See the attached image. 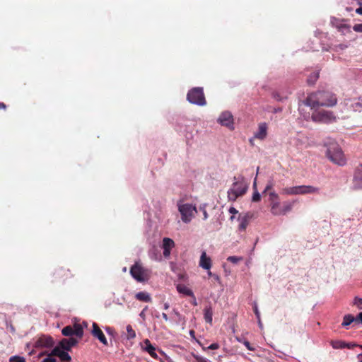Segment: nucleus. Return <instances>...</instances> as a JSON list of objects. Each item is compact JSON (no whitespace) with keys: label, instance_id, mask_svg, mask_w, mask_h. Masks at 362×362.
<instances>
[{"label":"nucleus","instance_id":"nucleus-1","mask_svg":"<svg viewBox=\"0 0 362 362\" xmlns=\"http://www.w3.org/2000/svg\"><path fill=\"white\" fill-rule=\"evenodd\" d=\"M325 153L329 160L334 164L344 166L346 163V158L340 145L332 138H327L323 142Z\"/></svg>","mask_w":362,"mask_h":362},{"label":"nucleus","instance_id":"nucleus-2","mask_svg":"<svg viewBox=\"0 0 362 362\" xmlns=\"http://www.w3.org/2000/svg\"><path fill=\"white\" fill-rule=\"evenodd\" d=\"M336 96L328 91H320L310 94L305 103L311 109H317L320 107H332L337 104Z\"/></svg>","mask_w":362,"mask_h":362},{"label":"nucleus","instance_id":"nucleus-3","mask_svg":"<svg viewBox=\"0 0 362 362\" xmlns=\"http://www.w3.org/2000/svg\"><path fill=\"white\" fill-rule=\"evenodd\" d=\"M248 189V184L243 176L234 177L233 182L228 191V199L235 202L238 197L243 196Z\"/></svg>","mask_w":362,"mask_h":362},{"label":"nucleus","instance_id":"nucleus-4","mask_svg":"<svg viewBox=\"0 0 362 362\" xmlns=\"http://www.w3.org/2000/svg\"><path fill=\"white\" fill-rule=\"evenodd\" d=\"M177 206L181 220L185 223H190L197 213L196 205L192 203L180 200L177 203Z\"/></svg>","mask_w":362,"mask_h":362},{"label":"nucleus","instance_id":"nucleus-5","mask_svg":"<svg viewBox=\"0 0 362 362\" xmlns=\"http://www.w3.org/2000/svg\"><path fill=\"white\" fill-rule=\"evenodd\" d=\"M281 193L284 195L317 194L320 193V188L313 185L292 186L284 188Z\"/></svg>","mask_w":362,"mask_h":362},{"label":"nucleus","instance_id":"nucleus-6","mask_svg":"<svg viewBox=\"0 0 362 362\" xmlns=\"http://www.w3.org/2000/svg\"><path fill=\"white\" fill-rule=\"evenodd\" d=\"M130 273L134 279L140 282L148 280L150 276L149 271L137 262L132 267Z\"/></svg>","mask_w":362,"mask_h":362},{"label":"nucleus","instance_id":"nucleus-7","mask_svg":"<svg viewBox=\"0 0 362 362\" xmlns=\"http://www.w3.org/2000/svg\"><path fill=\"white\" fill-rule=\"evenodd\" d=\"M187 100L189 103L195 105H206V100L203 93V89L202 88H194L189 91L187 94Z\"/></svg>","mask_w":362,"mask_h":362},{"label":"nucleus","instance_id":"nucleus-8","mask_svg":"<svg viewBox=\"0 0 362 362\" xmlns=\"http://www.w3.org/2000/svg\"><path fill=\"white\" fill-rule=\"evenodd\" d=\"M271 206V213L274 216H281L285 215L286 213L290 211L293 207L292 202H285L283 204H281L280 202L278 201L275 203H273L270 205Z\"/></svg>","mask_w":362,"mask_h":362},{"label":"nucleus","instance_id":"nucleus-9","mask_svg":"<svg viewBox=\"0 0 362 362\" xmlns=\"http://www.w3.org/2000/svg\"><path fill=\"white\" fill-rule=\"evenodd\" d=\"M83 325L79 323H74L72 326L68 325L64 327L62 330V333L64 336H72L75 335L78 338H82L83 335Z\"/></svg>","mask_w":362,"mask_h":362},{"label":"nucleus","instance_id":"nucleus-10","mask_svg":"<svg viewBox=\"0 0 362 362\" xmlns=\"http://www.w3.org/2000/svg\"><path fill=\"white\" fill-rule=\"evenodd\" d=\"M217 122L221 126L226 127L230 130H234L235 129L234 117L229 111L221 112L217 119Z\"/></svg>","mask_w":362,"mask_h":362},{"label":"nucleus","instance_id":"nucleus-11","mask_svg":"<svg viewBox=\"0 0 362 362\" xmlns=\"http://www.w3.org/2000/svg\"><path fill=\"white\" fill-rule=\"evenodd\" d=\"M335 119L333 113L329 111H320L312 115V119L317 122L329 123L334 121Z\"/></svg>","mask_w":362,"mask_h":362},{"label":"nucleus","instance_id":"nucleus-12","mask_svg":"<svg viewBox=\"0 0 362 362\" xmlns=\"http://www.w3.org/2000/svg\"><path fill=\"white\" fill-rule=\"evenodd\" d=\"M50 355L57 356L62 361H67L69 362L71 360V356L65 349H64V348L61 346L59 343L52 349V351L50 352Z\"/></svg>","mask_w":362,"mask_h":362},{"label":"nucleus","instance_id":"nucleus-13","mask_svg":"<svg viewBox=\"0 0 362 362\" xmlns=\"http://www.w3.org/2000/svg\"><path fill=\"white\" fill-rule=\"evenodd\" d=\"M353 187L355 189H362V164H360L355 170Z\"/></svg>","mask_w":362,"mask_h":362},{"label":"nucleus","instance_id":"nucleus-14","mask_svg":"<svg viewBox=\"0 0 362 362\" xmlns=\"http://www.w3.org/2000/svg\"><path fill=\"white\" fill-rule=\"evenodd\" d=\"M92 330L91 333L92 334L97 338L103 344L107 345V340L104 335L103 331L100 329V328L97 325L96 323H93L92 325Z\"/></svg>","mask_w":362,"mask_h":362},{"label":"nucleus","instance_id":"nucleus-15","mask_svg":"<svg viewBox=\"0 0 362 362\" xmlns=\"http://www.w3.org/2000/svg\"><path fill=\"white\" fill-rule=\"evenodd\" d=\"M54 344L53 339L49 336H42L39 338L35 344V346L38 347H51Z\"/></svg>","mask_w":362,"mask_h":362},{"label":"nucleus","instance_id":"nucleus-16","mask_svg":"<svg viewBox=\"0 0 362 362\" xmlns=\"http://www.w3.org/2000/svg\"><path fill=\"white\" fill-rule=\"evenodd\" d=\"M268 127L267 123L262 122L258 125L257 130L254 134V138L259 140H264L267 136Z\"/></svg>","mask_w":362,"mask_h":362},{"label":"nucleus","instance_id":"nucleus-17","mask_svg":"<svg viewBox=\"0 0 362 362\" xmlns=\"http://www.w3.org/2000/svg\"><path fill=\"white\" fill-rule=\"evenodd\" d=\"M175 243L174 241L169 238H164L163 240V255L165 257H168L170 255L171 250L174 247Z\"/></svg>","mask_w":362,"mask_h":362},{"label":"nucleus","instance_id":"nucleus-18","mask_svg":"<svg viewBox=\"0 0 362 362\" xmlns=\"http://www.w3.org/2000/svg\"><path fill=\"white\" fill-rule=\"evenodd\" d=\"M141 346L142 350L148 353L151 357L157 358L158 355L156 352V348L151 344V343L148 339H146L144 341V343L141 344Z\"/></svg>","mask_w":362,"mask_h":362},{"label":"nucleus","instance_id":"nucleus-19","mask_svg":"<svg viewBox=\"0 0 362 362\" xmlns=\"http://www.w3.org/2000/svg\"><path fill=\"white\" fill-rule=\"evenodd\" d=\"M59 344H61V346L68 352L73 346L78 344V340L74 337H70L68 339H63L59 341Z\"/></svg>","mask_w":362,"mask_h":362},{"label":"nucleus","instance_id":"nucleus-20","mask_svg":"<svg viewBox=\"0 0 362 362\" xmlns=\"http://www.w3.org/2000/svg\"><path fill=\"white\" fill-rule=\"evenodd\" d=\"M199 266L206 270H210L211 267V259L209 257L207 256L205 251L202 252L199 260Z\"/></svg>","mask_w":362,"mask_h":362},{"label":"nucleus","instance_id":"nucleus-21","mask_svg":"<svg viewBox=\"0 0 362 362\" xmlns=\"http://www.w3.org/2000/svg\"><path fill=\"white\" fill-rule=\"evenodd\" d=\"M238 221H239L238 229L241 231L245 230L249 223L248 216L247 214L239 215Z\"/></svg>","mask_w":362,"mask_h":362},{"label":"nucleus","instance_id":"nucleus-22","mask_svg":"<svg viewBox=\"0 0 362 362\" xmlns=\"http://www.w3.org/2000/svg\"><path fill=\"white\" fill-rule=\"evenodd\" d=\"M135 298L142 302L150 303L152 300L150 293L146 291H141L136 293Z\"/></svg>","mask_w":362,"mask_h":362},{"label":"nucleus","instance_id":"nucleus-23","mask_svg":"<svg viewBox=\"0 0 362 362\" xmlns=\"http://www.w3.org/2000/svg\"><path fill=\"white\" fill-rule=\"evenodd\" d=\"M176 288L178 293L183 294L184 296H193V291L184 284L177 285Z\"/></svg>","mask_w":362,"mask_h":362},{"label":"nucleus","instance_id":"nucleus-24","mask_svg":"<svg viewBox=\"0 0 362 362\" xmlns=\"http://www.w3.org/2000/svg\"><path fill=\"white\" fill-rule=\"evenodd\" d=\"M213 310L211 306L206 307L204 310V317L206 322L212 323Z\"/></svg>","mask_w":362,"mask_h":362},{"label":"nucleus","instance_id":"nucleus-25","mask_svg":"<svg viewBox=\"0 0 362 362\" xmlns=\"http://www.w3.org/2000/svg\"><path fill=\"white\" fill-rule=\"evenodd\" d=\"M356 318H355L352 315L348 314L345 315L343 318V322L341 323V326L346 327L349 326L351 323L356 321Z\"/></svg>","mask_w":362,"mask_h":362},{"label":"nucleus","instance_id":"nucleus-26","mask_svg":"<svg viewBox=\"0 0 362 362\" xmlns=\"http://www.w3.org/2000/svg\"><path fill=\"white\" fill-rule=\"evenodd\" d=\"M127 330V339L130 340L133 339L136 337V332L133 329L132 327L130 325H127L126 327Z\"/></svg>","mask_w":362,"mask_h":362},{"label":"nucleus","instance_id":"nucleus-27","mask_svg":"<svg viewBox=\"0 0 362 362\" xmlns=\"http://www.w3.org/2000/svg\"><path fill=\"white\" fill-rule=\"evenodd\" d=\"M173 313H174V315L176 316L177 317V320H176V324H179V323H181L182 325L183 326V327H185V323H186V320H185V318L184 317H182L180 313L178 311H177L176 310H173Z\"/></svg>","mask_w":362,"mask_h":362},{"label":"nucleus","instance_id":"nucleus-28","mask_svg":"<svg viewBox=\"0 0 362 362\" xmlns=\"http://www.w3.org/2000/svg\"><path fill=\"white\" fill-rule=\"evenodd\" d=\"M269 201L270 203V205L273 203H275L278 201H279V195L274 192L272 191L269 193Z\"/></svg>","mask_w":362,"mask_h":362},{"label":"nucleus","instance_id":"nucleus-29","mask_svg":"<svg viewBox=\"0 0 362 362\" xmlns=\"http://www.w3.org/2000/svg\"><path fill=\"white\" fill-rule=\"evenodd\" d=\"M331 345L334 349H341L346 346L345 343L341 341H333Z\"/></svg>","mask_w":362,"mask_h":362},{"label":"nucleus","instance_id":"nucleus-30","mask_svg":"<svg viewBox=\"0 0 362 362\" xmlns=\"http://www.w3.org/2000/svg\"><path fill=\"white\" fill-rule=\"evenodd\" d=\"M47 355V358H45L42 362H57V359L54 358V355H50V353H42L40 356Z\"/></svg>","mask_w":362,"mask_h":362},{"label":"nucleus","instance_id":"nucleus-31","mask_svg":"<svg viewBox=\"0 0 362 362\" xmlns=\"http://www.w3.org/2000/svg\"><path fill=\"white\" fill-rule=\"evenodd\" d=\"M10 362H25V358L23 356H13L9 358Z\"/></svg>","mask_w":362,"mask_h":362},{"label":"nucleus","instance_id":"nucleus-32","mask_svg":"<svg viewBox=\"0 0 362 362\" xmlns=\"http://www.w3.org/2000/svg\"><path fill=\"white\" fill-rule=\"evenodd\" d=\"M227 260L233 263V264H237L240 261H242L243 260V257H237V256H230L227 258Z\"/></svg>","mask_w":362,"mask_h":362},{"label":"nucleus","instance_id":"nucleus-33","mask_svg":"<svg viewBox=\"0 0 362 362\" xmlns=\"http://www.w3.org/2000/svg\"><path fill=\"white\" fill-rule=\"evenodd\" d=\"M261 199V195L259 193L258 191L253 192L252 196V202H258Z\"/></svg>","mask_w":362,"mask_h":362},{"label":"nucleus","instance_id":"nucleus-34","mask_svg":"<svg viewBox=\"0 0 362 362\" xmlns=\"http://www.w3.org/2000/svg\"><path fill=\"white\" fill-rule=\"evenodd\" d=\"M354 304L360 310L362 309V298L359 297H355L354 300Z\"/></svg>","mask_w":362,"mask_h":362},{"label":"nucleus","instance_id":"nucleus-35","mask_svg":"<svg viewBox=\"0 0 362 362\" xmlns=\"http://www.w3.org/2000/svg\"><path fill=\"white\" fill-rule=\"evenodd\" d=\"M228 211L231 214L230 219L233 221L235 219V216L238 214V211L234 207H230Z\"/></svg>","mask_w":362,"mask_h":362},{"label":"nucleus","instance_id":"nucleus-36","mask_svg":"<svg viewBox=\"0 0 362 362\" xmlns=\"http://www.w3.org/2000/svg\"><path fill=\"white\" fill-rule=\"evenodd\" d=\"M353 30L355 32L362 33V23L354 25L353 27Z\"/></svg>","mask_w":362,"mask_h":362},{"label":"nucleus","instance_id":"nucleus-37","mask_svg":"<svg viewBox=\"0 0 362 362\" xmlns=\"http://www.w3.org/2000/svg\"><path fill=\"white\" fill-rule=\"evenodd\" d=\"M243 344L246 346V348L250 350V351H254L255 350V348L252 347L250 344L249 343V341H243Z\"/></svg>","mask_w":362,"mask_h":362},{"label":"nucleus","instance_id":"nucleus-38","mask_svg":"<svg viewBox=\"0 0 362 362\" xmlns=\"http://www.w3.org/2000/svg\"><path fill=\"white\" fill-rule=\"evenodd\" d=\"M147 308H148V307L146 306L139 314V316L142 318L143 320H146V311Z\"/></svg>","mask_w":362,"mask_h":362},{"label":"nucleus","instance_id":"nucleus-39","mask_svg":"<svg viewBox=\"0 0 362 362\" xmlns=\"http://www.w3.org/2000/svg\"><path fill=\"white\" fill-rule=\"evenodd\" d=\"M197 362H208L207 359L199 356H194Z\"/></svg>","mask_w":362,"mask_h":362},{"label":"nucleus","instance_id":"nucleus-40","mask_svg":"<svg viewBox=\"0 0 362 362\" xmlns=\"http://www.w3.org/2000/svg\"><path fill=\"white\" fill-rule=\"evenodd\" d=\"M254 311H255V315H256V316H257V320H259V317H260V313H259V311L258 308H257V305H255V307H254Z\"/></svg>","mask_w":362,"mask_h":362},{"label":"nucleus","instance_id":"nucleus-41","mask_svg":"<svg viewBox=\"0 0 362 362\" xmlns=\"http://www.w3.org/2000/svg\"><path fill=\"white\" fill-rule=\"evenodd\" d=\"M218 347H219V345H218V344H216V343H214V344H211L208 347V349L215 350V349H218Z\"/></svg>","mask_w":362,"mask_h":362},{"label":"nucleus","instance_id":"nucleus-42","mask_svg":"<svg viewBox=\"0 0 362 362\" xmlns=\"http://www.w3.org/2000/svg\"><path fill=\"white\" fill-rule=\"evenodd\" d=\"M200 209L202 210V211H203L204 219L206 220L209 217V215H208L206 209H204V207H201Z\"/></svg>","mask_w":362,"mask_h":362},{"label":"nucleus","instance_id":"nucleus-43","mask_svg":"<svg viewBox=\"0 0 362 362\" xmlns=\"http://www.w3.org/2000/svg\"><path fill=\"white\" fill-rule=\"evenodd\" d=\"M272 187H273L272 183V182L268 183L267 185V186L265 187L264 192H266L267 191H269V190L272 189Z\"/></svg>","mask_w":362,"mask_h":362},{"label":"nucleus","instance_id":"nucleus-44","mask_svg":"<svg viewBox=\"0 0 362 362\" xmlns=\"http://www.w3.org/2000/svg\"><path fill=\"white\" fill-rule=\"evenodd\" d=\"M359 102H357L355 103V107H361V103H362V96L358 98Z\"/></svg>","mask_w":362,"mask_h":362},{"label":"nucleus","instance_id":"nucleus-45","mask_svg":"<svg viewBox=\"0 0 362 362\" xmlns=\"http://www.w3.org/2000/svg\"><path fill=\"white\" fill-rule=\"evenodd\" d=\"M252 188H253L254 192L257 191V180H256V178H255V180H254L253 185H252Z\"/></svg>","mask_w":362,"mask_h":362},{"label":"nucleus","instance_id":"nucleus-46","mask_svg":"<svg viewBox=\"0 0 362 362\" xmlns=\"http://www.w3.org/2000/svg\"><path fill=\"white\" fill-rule=\"evenodd\" d=\"M192 298V303L194 305H197V299L194 296V295L193 294V296H191Z\"/></svg>","mask_w":362,"mask_h":362},{"label":"nucleus","instance_id":"nucleus-47","mask_svg":"<svg viewBox=\"0 0 362 362\" xmlns=\"http://www.w3.org/2000/svg\"><path fill=\"white\" fill-rule=\"evenodd\" d=\"M356 13L359 14V15H362V7L361 6H360L359 8H358L356 10Z\"/></svg>","mask_w":362,"mask_h":362},{"label":"nucleus","instance_id":"nucleus-48","mask_svg":"<svg viewBox=\"0 0 362 362\" xmlns=\"http://www.w3.org/2000/svg\"><path fill=\"white\" fill-rule=\"evenodd\" d=\"M356 320H360V322H361L362 324V313H360L358 317L356 318Z\"/></svg>","mask_w":362,"mask_h":362},{"label":"nucleus","instance_id":"nucleus-49","mask_svg":"<svg viewBox=\"0 0 362 362\" xmlns=\"http://www.w3.org/2000/svg\"><path fill=\"white\" fill-rule=\"evenodd\" d=\"M162 317L165 320V321H168V315L165 314V313H163L162 314Z\"/></svg>","mask_w":362,"mask_h":362},{"label":"nucleus","instance_id":"nucleus-50","mask_svg":"<svg viewBox=\"0 0 362 362\" xmlns=\"http://www.w3.org/2000/svg\"><path fill=\"white\" fill-rule=\"evenodd\" d=\"M169 307H170L169 303H165L164 304V309H165V310H168V309L169 308Z\"/></svg>","mask_w":362,"mask_h":362},{"label":"nucleus","instance_id":"nucleus-51","mask_svg":"<svg viewBox=\"0 0 362 362\" xmlns=\"http://www.w3.org/2000/svg\"><path fill=\"white\" fill-rule=\"evenodd\" d=\"M189 334H190V336H192L193 338H194V330H190V331H189Z\"/></svg>","mask_w":362,"mask_h":362},{"label":"nucleus","instance_id":"nucleus-52","mask_svg":"<svg viewBox=\"0 0 362 362\" xmlns=\"http://www.w3.org/2000/svg\"><path fill=\"white\" fill-rule=\"evenodd\" d=\"M6 107V105L3 103H0V109L3 108L4 109Z\"/></svg>","mask_w":362,"mask_h":362},{"label":"nucleus","instance_id":"nucleus-53","mask_svg":"<svg viewBox=\"0 0 362 362\" xmlns=\"http://www.w3.org/2000/svg\"><path fill=\"white\" fill-rule=\"evenodd\" d=\"M358 358L359 359V362H362V354H358Z\"/></svg>","mask_w":362,"mask_h":362},{"label":"nucleus","instance_id":"nucleus-54","mask_svg":"<svg viewBox=\"0 0 362 362\" xmlns=\"http://www.w3.org/2000/svg\"><path fill=\"white\" fill-rule=\"evenodd\" d=\"M258 320V325L259 326L262 328V322H261V320Z\"/></svg>","mask_w":362,"mask_h":362},{"label":"nucleus","instance_id":"nucleus-55","mask_svg":"<svg viewBox=\"0 0 362 362\" xmlns=\"http://www.w3.org/2000/svg\"><path fill=\"white\" fill-rule=\"evenodd\" d=\"M359 6H362L361 0H357Z\"/></svg>","mask_w":362,"mask_h":362},{"label":"nucleus","instance_id":"nucleus-56","mask_svg":"<svg viewBox=\"0 0 362 362\" xmlns=\"http://www.w3.org/2000/svg\"><path fill=\"white\" fill-rule=\"evenodd\" d=\"M208 275H209V276H213V275H212V273H211L209 270H208Z\"/></svg>","mask_w":362,"mask_h":362},{"label":"nucleus","instance_id":"nucleus-57","mask_svg":"<svg viewBox=\"0 0 362 362\" xmlns=\"http://www.w3.org/2000/svg\"><path fill=\"white\" fill-rule=\"evenodd\" d=\"M236 339H237V341H239V342H243V341H242V339H240V338H238V337H237V338H236Z\"/></svg>","mask_w":362,"mask_h":362},{"label":"nucleus","instance_id":"nucleus-58","mask_svg":"<svg viewBox=\"0 0 362 362\" xmlns=\"http://www.w3.org/2000/svg\"><path fill=\"white\" fill-rule=\"evenodd\" d=\"M216 279H218V276L217 275H214Z\"/></svg>","mask_w":362,"mask_h":362},{"label":"nucleus","instance_id":"nucleus-59","mask_svg":"<svg viewBox=\"0 0 362 362\" xmlns=\"http://www.w3.org/2000/svg\"><path fill=\"white\" fill-rule=\"evenodd\" d=\"M360 347L362 349V345H361Z\"/></svg>","mask_w":362,"mask_h":362}]
</instances>
